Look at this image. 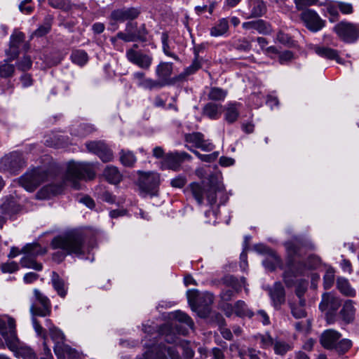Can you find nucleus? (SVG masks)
Here are the masks:
<instances>
[{
    "instance_id": "nucleus-63",
    "label": "nucleus",
    "mask_w": 359,
    "mask_h": 359,
    "mask_svg": "<svg viewBox=\"0 0 359 359\" xmlns=\"http://www.w3.org/2000/svg\"><path fill=\"white\" fill-rule=\"evenodd\" d=\"M19 48L20 47L9 43V48L6 50V54L8 56V61H13L19 56Z\"/></svg>"
},
{
    "instance_id": "nucleus-19",
    "label": "nucleus",
    "mask_w": 359,
    "mask_h": 359,
    "mask_svg": "<svg viewBox=\"0 0 359 359\" xmlns=\"http://www.w3.org/2000/svg\"><path fill=\"white\" fill-rule=\"evenodd\" d=\"M126 57L131 63L146 70L150 68L153 61L151 55L133 48H130L126 50Z\"/></svg>"
},
{
    "instance_id": "nucleus-4",
    "label": "nucleus",
    "mask_w": 359,
    "mask_h": 359,
    "mask_svg": "<svg viewBox=\"0 0 359 359\" xmlns=\"http://www.w3.org/2000/svg\"><path fill=\"white\" fill-rule=\"evenodd\" d=\"M341 304V299L332 292H325L322 295L319 309L325 313L329 324L334 323L337 320V311Z\"/></svg>"
},
{
    "instance_id": "nucleus-10",
    "label": "nucleus",
    "mask_w": 359,
    "mask_h": 359,
    "mask_svg": "<svg viewBox=\"0 0 359 359\" xmlns=\"http://www.w3.org/2000/svg\"><path fill=\"white\" fill-rule=\"evenodd\" d=\"M141 14V9L139 7H121L113 10L109 15L110 24L114 25L116 23L133 22Z\"/></svg>"
},
{
    "instance_id": "nucleus-43",
    "label": "nucleus",
    "mask_w": 359,
    "mask_h": 359,
    "mask_svg": "<svg viewBox=\"0 0 359 359\" xmlns=\"http://www.w3.org/2000/svg\"><path fill=\"white\" fill-rule=\"evenodd\" d=\"M71 60L79 66H83L88 60V54L83 50H74L71 54Z\"/></svg>"
},
{
    "instance_id": "nucleus-22",
    "label": "nucleus",
    "mask_w": 359,
    "mask_h": 359,
    "mask_svg": "<svg viewBox=\"0 0 359 359\" xmlns=\"http://www.w3.org/2000/svg\"><path fill=\"white\" fill-rule=\"evenodd\" d=\"M180 333L179 325L177 323H165L158 328V335L163 337L168 344H176L177 341V334Z\"/></svg>"
},
{
    "instance_id": "nucleus-51",
    "label": "nucleus",
    "mask_w": 359,
    "mask_h": 359,
    "mask_svg": "<svg viewBox=\"0 0 359 359\" xmlns=\"http://www.w3.org/2000/svg\"><path fill=\"white\" fill-rule=\"evenodd\" d=\"M292 316L297 319L305 318L306 312L304 308L298 306L297 302L290 301L288 302Z\"/></svg>"
},
{
    "instance_id": "nucleus-44",
    "label": "nucleus",
    "mask_w": 359,
    "mask_h": 359,
    "mask_svg": "<svg viewBox=\"0 0 359 359\" xmlns=\"http://www.w3.org/2000/svg\"><path fill=\"white\" fill-rule=\"evenodd\" d=\"M266 4L262 0L254 1L253 6L251 10L250 18L262 17L266 13Z\"/></svg>"
},
{
    "instance_id": "nucleus-37",
    "label": "nucleus",
    "mask_w": 359,
    "mask_h": 359,
    "mask_svg": "<svg viewBox=\"0 0 359 359\" xmlns=\"http://www.w3.org/2000/svg\"><path fill=\"white\" fill-rule=\"evenodd\" d=\"M22 252L36 258L39 255L46 254V250L43 248L39 243H33L25 245L22 249Z\"/></svg>"
},
{
    "instance_id": "nucleus-11",
    "label": "nucleus",
    "mask_w": 359,
    "mask_h": 359,
    "mask_svg": "<svg viewBox=\"0 0 359 359\" xmlns=\"http://www.w3.org/2000/svg\"><path fill=\"white\" fill-rule=\"evenodd\" d=\"M140 189L151 195H155L160 184V175L154 172H137Z\"/></svg>"
},
{
    "instance_id": "nucleus-60",
    "label": "nucleus",
    "mask_w": 359,
    "mask_h": 359,
    "mask_svg": "<svg viewBox=\"0 0 359 359\" xmlns=\"http://www.w3.org/2000/svg\"><path fill=\"white\" fill-rule=\"evenodd\" d=\"M32 65V61L31 57L28 55H25L17 63V67L19 70L26 72L31 69Z\"/></svg>"
},
{
    "instance_id": "nucleus-64",
    "label": "nucleus",
    "mask_w": 359,
    "mask_h": 359,
    "mask_svg": "<svg viewBox=\"0 0 359 359\" xmlns=\"http://www.w3.org/2000/svg\"><path fill=\"white\" fill-rule=\"evenodd\" d=\"M25 35L21 32H15L11 36L10 43L14 46L20 47V45L24 42Z\"/></svg>"
},
{
    "instance_id": "nucleus-6",
    "label": "nucleus",
    "mask_w": 359,
    "mask_h": 359,
    "mask_svg": "<svg viewBox=\"0 0 359 359\" xmlns=\"http://www.w3.org/2000/svg\"><path fill=\"white\" fill-rule=\"evenodd\" d=\"M48 170L36 168L27 172L19 179V184L29 191H34L41 183L48 179Z\"/></svg>"
},
{
    "instance_id": "nucleus-2",
    "label": "nucleus",
    "mask_w": 359,
    "mask_h": 359,
    "mask_svg": "<svg viewBox=\"0 0 359 359\" xmlns=\"http://www.w3.org/2000/svg\"><path fill=\"white\" fill-rule=\"evenodd\" d=\"M85 242V236L80 232H72L65 236L55 237L50 245L53 249L58 251L53 254V259L60 263L67 255H74L77 257L83 255Z\"/></svg>"
},
{
    "instance_id": "nucleus-49",
    "label": "nucleus",
    "mask_w": 359,
    "mask_h": 359,
    "mask_svg": "<svg viewBox=\"0 0 359 359\" xmlns=\"http://www.w3.org/2000/svg\"><path fill=\"white\" fill-rule=\"evenodd\" d=\"M231 46L237 50L243 52H248L251 49V43L245 38L233 41L231 43Z\"/></svg>"
},
{
    "instance_id": "nucleus-61",
    "label": "nucleus",
    "mask_w": 359,
    "mask_h": 359,
    "mask_svg": "<svg viewBox=\"0 0 359 359\" xmlns=\"http://www.w3.org/2000/svg\"><path fill=\"white\" fill-rule=\"evenodd\" d=\"M276 39L282 44L287 46H291L293 45L294 41L292 37L283 31H279L277 33Z\"/></svg>"
},
{
    "instance_id": "nucleus-26",
    "label": "nucleus",
    "mask_w": 359,
    "mask_h": 359,
    "mask_svg": "<svg viewBox=\"0 0 359 359\" xmlns=\"http://www.w3.org/2000/svg\"><path fill=\"white\" fill-rule=\"evenodd\" d=\"M149 349L144 353L146 359H168L166 355L167 346L160 343L157 345L149 346Z\"/></svg>"
},
{
    "instance_id": "nucleus-8",
    "label": "nucleus",
    "mask_w": 359,
    "mask_h": 359,
    "mask_svg": "<svg viewBox=\"0 0 359 359\" xmlns=\"http://www.w3.org/2000/svg\"><path fill=\"white\" fill-rule=\"evenodd\" d=\"M297 257H288L287 260V269L283 275V281L287 287L294 285V278L304 274L306 269L305 262L297 261Z\"/></svg>"
},
{
    "instance_id": "nucleus-14",
    "label": "nucleus",
    "mask_w": 359,
    "mask_h": 359,
    "mask_svg": "<svg viewBox=\"0 0 359 359\" xmlns=\"http://www.w3.org/2000/svg\"><path fill=\"white\" fill-rule=\"evenodd\" d=\"M0 333L6 341L8 348H15L18 338L15 329V321L13 318H0Z\"/></svg>"
},
{
    "instance_id": "nucleus-45",
    "label": "nucleus",
    "mask_w": 359,
    "mask_h": 359,
    "mask_svg": "<svg viewBox=\"0 0 359 359\" xmlns=\"http://www.w3.org/2000/svg\"><path fill=\"white\" fill-rule=\"evenodd\" d=\"M239 115L238 110L236 107V104H229L228 107L226 108V113H225V120L229 123H233L235 122Z\"/></svg>"
},
{
    "instance_id": "nucleus-27",
    "label": "nucleus",
    "mask_w": 359,
    "mask_h": 359,
    "mask_svg": "<svg viewBox=\"0 0 359 359\" xmlns=\"http://www.w3.org/2000/svg\"><path fill=\"white\" fill-rule=\"evenodd\" d=\"M243 27L245 29H255L262 34H268L271 31V25L261 19L243 22Z\"/></svg>"
},
{
    "instance_id": "nucleus-20",
    "label": "nucleus",
    "mask_w": 359,
    "mask_h": 359,
    "mask_svg": "<svg viewBox=\"0 0 359 359\" xmlns=\"http://www.w3.org/2000/svg\"><path fill=\"white\" fill-rule=\"evenodd\" d=\"M184 140L186 142L192 144L194 147L203 151H210L215 148L214 144L205 140L204 135L199 132L186 133L184 135Z\"/></svg>"
},
{
    "instance_id": "nucleus-56",
    "label": "nucleus",
    "mask_w": 359,
    "mask_h": 359,
    "mask_svg": "<svg viewBox=\"0 0 359 359\" xmlns=\"http://www.w3.org/2000/svg\"><path fill=\"white\" fill-rule=\"evenodd\" d=\"M327 12L330 15L329 20L331 22H334L339 20V13L337 4H327Z\"/></svg>"
},
{
    "instance_id": "nucleus-1",
    "label": "nucleus",
    "mask_w": 359,
    "mask_h": 359,
    "mask_svg": "<svg viewBox=\"0 0 359 359\" xmlns=\"http://www.w3.org/2000/svg\"><path fill=\"white\" fill-rule=\"evenodd\" d=\"M95 176V173L90 165L71 161L67 164V170L62 177V181L43 187L37 195L40 198H49L51 195L60 194L66 185H71L75 189H79V180H91Z\"/></svg>"
},
{
    "instance_id": "nucleus-5",
    "label": "nucleus",
    "mask_w": 359,
    "mask_h": 359,
    "mask_svg": "<svg viewBox=\"0 0 359 359\" xmlns=\"http://www.w3.org/2000/svg\"><path fill=\"white\" fill-rule=\"evenodd\" d=\"M148 34L145 24L138 26L137 22L133 21L126 23L125 32H118V36L124 42H146Z\"/></svg>"
},
{
    "instance_id": "nucleus-53",
    "label": "nucleus",
    "mask_w": 359,
    "mask_h": 359,
    "mask_svg": "<svg viewBox=\"0 0 359 359\" xmlns=\"http://www.w3.org/2000/svg\"><path fill=\"white\" fill-rule=\"evenodd\" d=\"M48 3L54 8L62 9L66 11L72 8V6L69 0H48Z\"/></svg>"
},
{
    "instance_id": "nucleus-46",
    "label": "nucleus",
    "mask_w": 359,
    "mask_h": 359,
    "mask_svg": "<svg viewBox=\"0 0 359 359\" xmlns=\"http://www.w3.org/2000/svg\"><path fill=\"white\" fill-rule=\"evenodd\" d=\"M4 62V63L0 65V76L5 79L12 77L15 73V66L9 64L8 62L11 61H8V59Z\"/></svg>"
},
{
    "instance_id": "nucleus-57",
    "label": "nucleus",
    "mask_w": 359,
    "mask_h": 359,
    "mask_svg": "<svg viewBox=\"0 0 359 359\" xmlns=\"http://www.w3.org/2000/svg\"><path fill=\"white\" fill-rule=\"evenodd\" d=\"M334 271L333 269L327 270L323 277V285L325 290H329L334 284Z\"/></svg>"
},
{
    "instance_id": "nucleus-59",
    "label": "nucleus",
    "mask_w": 359,
    "mask_h": 359,
    "mask_svg": "<svg viewBox=\"0 0 359 359\" xmlns=\"http://www.w3.org/2000/svg\"><path fill=\"white\" fill-rule=\"evenodd\" d=\"M217 188L215 186L210 185L205 190L206 198L210 205H212L217 202Z\"/></svg>"
},
{
    "instance_id": "nucleus-9",
    "label": "nucleus",
    "mask_w": 359,
    "mask_h": 359,
    "mask_svg": "<svg viewBox=\"0 0 359 359\" xmlns=\"http://www.w3.org/2000/svg\"><path fill=\"white\" fill-rule=\"evenodd\" d=\"M333 31L344 42L352 43L359 38V25L341 21L333 27Z\"/></svg>"
},
{
    "instance_id": "nucleus-38",
    "label": "nucleus",
    "mask_w": 359,
    "mask_h": 359,
    "mask_svg": "<svg viewBox=\"0 0 359 359\" xmlns=\"http://www.w3.org/2000/svg\"><path fill=\"white\" fill-rule=\"evenodd\" d=\"M189 189L197 203L199 205H202L206 188L199 183L192 182L189 184Z\"/></svg>"
},
{
    "instance_id": "nucleus-41",
    "label": "nucleus",
    "mask_w": 359,
    "mask_h": 359,
    "mask_svg": "<svg viewBox=\"0 0 359 359\" xmlns=\"http://www.w3.org/2000/svg\"><path fill=\"white\" fill-rule=\"evenodd\" d=\"M20 264L23 268L33 269L36 271H41L43 266L41 263L36 261V258L25 254V256L21 259Z\"/></svg>"
},
{
    "instance_id": "nucleus-35",
    "label": "nucleus",
    "mask_w": 359,
    "mask_h": 359,
    "mask_svg": "<svg viewBox=\"0 0 359 359\" xmlns=\"http://www.w3.org/2000/svg\"><path fill=\"white\" fill-rule=\"evenodd\" d=\"M337 288L345 297H355V291L351 286L348 280L344 277H338L337 279Z\"/></svg>"
},
{
    "instance_id": "nucleus-55",
    "label": "nucleus",
    "mask_w": 359,
    "mask_h": 359,
    "mask_svg": "<svg viewBox=\"0 0 359 359\" xmlns=\"http://www.w3.org/2000/svg\"><path fill=\"white\" fill-rule=\"evenodd\" d=\"M320 264L321 259L316 255H309L305 261L306 269L309 270L317 269L320 266Z\"/></svg>"
},
{
    "instance_id": "nucleus-47",
    "label": "nucleus",
    "mask_w": 359,
    "mask_h": 359,
    "mask_svg": "<svg viewBox=\"0 0 359 359\" xmlns=\"http://www.w3.org/2000/svg\"><path fill=\"white\" fill-rule=\"evenodd\" d=\"M352 346V342L351 340L347 339H343L341 340H338L337 343L335 344L334 350L339 355H343L346 353Z\"/></svg>"
},
{
    "instance_id": "nucleus-52",
    "label": "nucleus",
    "mask_w": 359,
    "mask_h": 359,
    "mask_svg": "<svg viewBox=\"0 0 359 359\" xmlns=\"http://www.w3.org/2000/svg\"><path fill=\"white\" fill-rule=\"evenodd\" d=\"M163 51L168 57H172L176 61H179V57L170 50V48L168 45V35L167 33H163L161 36Z\"/></svg>"
},
{
    "instance_id": "nucleus-13",
    "label": "nucleus",
    "mask_w": 359,
    "mask_h": 359,
    "mask_svg": "<svg viewBox=\"0 0 359 359\" xmlns=\"http://www.w3.org/2000/svg\"><path fill=\"white\" fill-rule=\"evenodd\" d=\"M35 303L30 307V312L34 316L46 317L51 313V303L50 299L40 290L33 291Z\"/></svg>"
},
{
    "instance_id": "nucleus-40",
    "label": "nucleus",
    "mask_w": 359,
    "mask_h": 359,
    "mask_svg": "<svg viewBox=\"0 0 359 359\" xmlns=\"http://www.w3.org/2000/svg\"><path fill=\"white\" fill-rule=\"evenodd\" d=\"M314 50L316 53L321 57L330 60L335 59L338 62H340L337 51L334 49L324 46H316Z\"/></svg>"
},
{
    "instance_id": "nucleus-21",
    "label": "nucleus",
    "mask_w": 359,
    "mask_h": 359,
    "mask_svg": "<svg viewBox=\"0 0 359 359\" xmlns=\"http://www.w3.org/2000/svg\"><path fill=\"white\" fill-rule=\"evenodd\" d=\"M192 157L185 151H176L168 154L164 159L165 165L172 170H178L182 163L184 161H190Z\"/></svg>"
},
{
    "instance_id": "nucleus-30",
    "label": "nucleus",
    "mask_w": 359,
    "mask_h": 359,
    "mask_svg": "<svg viewBox=\"0 0 359 359\" xmlns=\"http://www.w3.org/2000/svg\"><path fill=\"white\" fill-rule=\"evenodd\" d=\"M222 109L221 104L208 102L203 108V114L210 119L215 120L219 118Z\"/></svg>"
},
{
    "instance_id": "nucleus-62",
    "label": "nucleus",
    "mask_w": 359,
    "mask_h": 359,
    "mask_svg": "<svg viewBox=\"0 0 359 359\" xmlns=\"http://www.w3.org/2000/svg\"><path fill=\"white\" fill-rule=\"evenodd\" d=\"M175 318L179 322L185 323L191 328H192L194 325V323L193 320H191V318L188 315H187L186 313H184L183 312H181V311L176 312L175 314Z\"/></svg>"
},
{
    "instance_id": "nucleus-3",
    "label": "nucleus",
    "mask_w": 359,
    "mask_h": 359,
    "mask_svg": "<svg viewBox=\"0 0 359 359\" xmlns=\"http://www.w3.org/2000/svg\"><path fill=\"white\" fill-rule=\"evenodd\" d=\"M187 299L191 309L197 312L199 317L206 318L211 314V305L214 302L213 294H200L197 290H189Z\"/></svg>"
},
{
    "instance_id": "nucleus-58",
    "label": "nucleus",
    "mask_w": 359,
    "mask_h": 359,
    "mask_svg": "<svg viewBox=\"0 0 359 359\" xmlns=\"http://www.w3.org/2000/svg\"><path fill=\"white\" fill-rule=\"evenodd\" d=\"M69 348L68 346L65 345L64 341H56L54 346V352L58 359H64L65 353Z\"/></svg>"
},
{
    "instance_id": "nucleus-34",
    "label": "nucleus",
    "mask_w": 359,
    "mask_h": 359,
    "mask_svg": "<svg viewBox=\"0 0 359 359\" xmlns=\"http://www.w3.org/2000/svg\"><path fill=\"white\" fill-rule=\"evenodd\" d=\"M9 349L15 352L17 356L22 357L24 359H37V355L34 350L28 346H20L19 340L17 341L15 348Z\"/></svg>"
},
{
    "instance_id": "nucleus-54",
    "label": "nucleus",
    "mask_w": 359,
    "mask_h": 359,
    "mask_svg": "<svg viewBox=\"0 0 359 359\" xmlns=\"http://www.w3.org/2000/svg\"><path fill=\"white\" fill-rule=\"evenodd\" d=\"M140 87L149 90L163 88L162 83L158 80H154L150 78H147L142 83H140Z\"/></svg>"
},
{
    "instance_id": "nucleus-25",
    "label": "nucleus",
    "mask_w": 359,
    "mask_h": 359,
    "mask_svg": "<svg viewBox=\"0 0 359 359\" xmlns=\"http://www.w3.org/2000/svg\"><path fill=\"white\" fill-rule=\"evenodd\" d=\"M341 336L339 332L334 330H327L322 333L320 341L325 348L333 350Z\"/></svg>"
},
{
    "instance_id": "nucleus-28",
    "label": "nucleus",
    "mask_w": 359,
    "mask_h": 359,
    "mask_svg": "<svg viewBox=\"0 0 359 359\" xmlns=\"http://www.w3.org/2000/svg\"><path fill=\"white\" fill-rule=\"evenodd\" d=\"M19 205L17 204L12 196L6 197L0 205V212L2 215L12 216L20 211Z\"/></svg>"
},
{
    "instance_id": "nucleus-39",
    "label": "nucleus",
    "mask_w": 359,
    "mask_h": 359,
    "mask_svg": "<svg viewBox=\"0 0 359 359\" xmlns=\"http://www.w3.org/2000/svg\"><path fill=\"white\" fill-rule=\"evenodd\" d=\"M228 30L229 22L227 19L222 18L210 29V34L212 36H220L226 34Z\"/></svg>"
},
{
    "instance_id": "nucleus-7",
    "label": "nucleus",
    "mask_w": 359,
    "mask_h": 359,
    "mask_svg": "<svg viewBox=\"0 0 359 359\" xmlns=\"http://www.w3.org/2000/svg\"><path fill=\"white\" fill-rule=\"evenodd\" d=\"M288 257H302L305 250H313L312 242L303 236H294L290 241L284 243Z\"/></svg>"
},
{
    "instance_id": "nucleus-29",
    "label": "nucleus",
    "mask_w": 359,
    "mask_h": 359,
    "mask_svg": "<svg viewBox=\"0 0 359 359\" xmlns=\"http://www.w3.org/2000/svg\"><path fill=\"white\" fill-rule=\"evenodd\" d=\"M198 53L195 50V58L191 65L187 67L182 73L178 75L179 82H182L187 80V78L196 73L199 69L201 68V64L198 60Z\"/></svg>"
},
{
    "instance_id": "nucleus-12",
    "label": "nucleus",
    "mask_w": 359,
    "mask_h": 359,
    "mask_svg": "<svg viewBox=\"0 0 359 359\" xmlns=\"http://www.w3.org/2000/svg\"><path fill=\"white\" fill-rule=\"evenodd\" d=\"M221 283L224 286L219 294L221 302H230L241 292V283L238 278L232 275L224 276L221 279Z\"/></svg>"
},
{
    "instance_id": "nucleus-15",
    "label": "nucleus",
    "mask_w": 359,
    "mask_h": 359,
    "mask_svg": "<svg viewBox=\"0 0 359 359\" xmlns=\"http://www.w3.org/2000/svg\"><path fill=\"white\" fill-rule=\"evenodd\" d=\"M299 18L304 25L311 32L321 30L326 24L320 15L313 9H306L302 11Z\"/></svg>"
},
{
    "instance_id": "nucleus-18",
    "label": "nucleus",
    "mask_w": 359,
    "mask_h": 359,
    "mask_svg": "<svg viewBox=\"0 0 359 359\" xmlns=\"http://www.w3.org/2000/svg\"><path fill=\"white\" fill-rule=\"evenodd\" d=\"M88 151L96 154L102 162L108 163L113 160L111 149L102 141H91L86 143Z\"/></svg>"
},
{
    "instance_id": "nucleus-24",
    "label": "nucleus",
    "mask_w": 359,
    "mask_h": 359,
    "mask_svg": "<svg viewBox=\"0 0 359 359\" xmlns=\"http://www.w3.org/2000/svg\"><path fill=\"white\" fill-rule=\"evenodd\" d=\"M355 313L354 302L347 299L344 302L341 309L338 312L337 318H340L346 324H349L353 321Z\"/></svg>"
},
{
    "instance_id": "nucleus-16",
    "label": "nucleus",
    "mask_w": 359,
    "mask_h": 359,
    "mask_svg": "<svg viewBox=\"0 0 359 359\" xmlns=\"http://www.w3.org/2000/svg\"><path fill=\"white\" fill-rule=\"evenodd\" d=\"M25 166V161L21 154L13 152L4 156L0 161V170L16 174Z\"/></svg>"
},
{
    "instance_id": "nucleus-50",
    "label": "nucleus",
    "mask_w": 359,
    "mask_h": 359,
    "mask_svg": "<svg viewBox=\"0 0 359 359\" xmlns=\"http://www.w3.org/2000/svg\"><path fill=\"white\" fill-rule=\"evenodd\" d=\"M292 346L283 341H276L273 344V350L276 354L284 355L287 351L292 350Z\"/></svg>"
},
{
    "instance_id": "nucleus-32",
    "label": "nucleus",
    "mask_w": 359,
    "mask_h": 359,
    "mask_svg": "<svg viewBox=\"0 0 359 359\" xmlns=\"http://www.w3.org/2000/svg\"><path fill=\"white\" fill-rule=\"evenodd\" d=\"M103 175L106 180L111 184H117L122 179V175L118 169L114 165H108L104 170Z\"/></svg>"
},
{
    "instance_id": "nucleus-31",
    "label": "nucleus",
    "mask_w": 359,
    "mask_h": 359,
    "mask_svg": "<svg viewBox=\"0 0 359 359\" xmlns=\"http://www.w3.org/2000/svg\"><path fill=\"white\" fill-rule=\"evenodd\" d=\"M234 313L240 318H252L255 313L248 307L243 300H238L233 304Z\"/></svg>"
},
{
    "instance_id": "nucleus-17",
    "label": "nucleus",
    "mask_w": 359,
    "mask_h": 359,
    "mask_svg": "<svg viewBox=\"0 0 359 359\" xmlns=\"http://www.w3.org/2000/svg\"><path fill=\"white\" fill-rule=\"evenodd\" d=\"M172 63L161 62L156 67V74L158 78V81L162 83V87L165 86L175 85L179 83L178 75L170 77L172 73Z\"/></svg>"
},
{
    "instance_id": "nucleus-23",
    "label": "nucleus",
    "mask_w": 359,
    "mask_h": 359,
    "mask_svg": "<svg viewBox=\"0 0 359 359\" xmlns=\"http://www.w3.org/2000/svg\"><path fill=\"white\" fill-rule=\"evenodd\" d=\"M269 296L276 310H279L285 302V291L280 282H276L269 289Z\"/></svg>"
},
{
    "instance_id": "nucleus-33",
    "label": "nucleus",
    "mask_w": 359,
    "mask_h": 359,
    "mask_svg": "<svg viewBox=\"0 0 359 359\" xmlns=\"http://www.w3.org/2000/svg\"><path fill=\"white\" fill-rule=\"evenodd\" d=\"M53 22V17L50 15H46L43 23L32 33V38L34 36L42 37L48 34L51 30Z\"/></svg>"
},
{
    "instance_id": "nucleus-48",
    "label": "nucleus",
    "mask_w": 359,
    "mask_h": 359,
    "mask_svg": "<svg viewBox=\"0 0 359 359\" xmlns=\"http://www.w3.org/2000/svg\"><path fill=\"white\" fill-rule=\"evenodd\" d=\"M226 96V91L218 87L211 88L208 95V99L214 101L223 100Z\"/></svg>"
},
{
    "instance_id": "nucleus-42",
    "label": "nucleus",
    "mask_w": 359,
    "mask_h": 359,
    "mask_svg": "<svg viewBox=\"0 0 359 359\" xmlns=\"http://www.w3.org/2000/svg\"><path fill=\"white\" fill-rule=\"evenodd\" d=\"M119 158L121 164L126 167H133L136 162V157L130 151L121 150Z\"/></svg>"
},
{
    "instance_id": "nucleus-36",
    "label": "nucleus",
    "mask_w": 359,
    "mask_h": 359,
    "mask_svg": "<svg viewBox=\"0 0 359 359\" xmlns=\"http://www.w3.org/2000/svg\"><path fill=\"white\" fill-rule=\"evenodd\" d=\"M51 282L58 295L64 298L67 294V287L64 280L55 271L52 272Z\"/></svg>"
}]
</instances>
